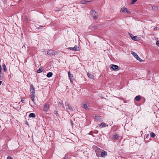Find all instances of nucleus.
<instances>
[{"label":"nucleus","mask_w":159,"mask_h":159,"mask_svg":"<svg viewBox=\"0 0 159 159\" xmlns=\"http://www.w3.org/2000/svg\"><path fill=\"white\" fill-rule=\"evenodd\" d=\"M152 9L154 10H156L158 9V7L157 6H153L152 7Z\"/></svg>","instance_id":"nucleus-25"},{"label":"nucleus","mask_w":159,"mask_h":159,"mask_svg":"<svg viewBox=\"0 0 159 159\" xmlns=\"http://www.w3.org/2000/svg\"><path fill=\"white\" fill-rule=\"evenodd\" d=\"M102 150L99 148H97L95 151L96 155L98 157H100V154Z\"/></svg>","instance_id":"nucleus-4"},{"label":"nucleus","mask_w":159,"mask_h":159,"mask_svg":"<svg viewBox=\"0 0 159 159\" xmlns=\"http://www.w3.org/2000/svg\"><path fill=\"white\" fill-rule=\"evenodd\" d=\"M43 26H39V27L38 28H39V29H42V28H43Z\"/></svg>","instance_id":"nucleus-31"},{"label":"nucleus","mask_w":159,"mask_h":159,"mask_svg":"<svg viewBox=\"0 0 159 159\" xmlns=\"http://www.w3.org/2000/svg\"><path fill=\"white\" fill-rule=\"evenodd\" d=\"M68 75L70 77V80L71 81H72L73 80V75H72L71 74L70 72H69L68 73Z\"/></svg>","instance_id":"nucleus-17"},{"label":"nucleus","mask_w":159,"mask_h":159,"mask_svg":"<svg viewBox=\"0 0 159 159\" xmlns=\"http://www.w3.org/2000/svg\"><path fill=\"white\" fill-rule=\"evenodd\" d=\"M52 73L51 72H48L47 75V76L48 77H50L52 75Z\"/></svg>","instance_id":"nucleus-20"},{"label":"nucleus","mask_w":159,"mask_h":159,"mask_svg":"<svg viewBox=\"0 0 159 159\" xmlns=\"http://www.w3.org/2000/svg\"><path fill=\"white\" fill-rule=\"evenodd\" d=\"M106 126H108V125H106V124L104 123H102L98 125L97 127H98L99 128H102Z\"/></svg>","instance_id":"nucleus-9"},{"label":"nucleus","mask_w":159,"mask_h":159,"mask_svg":"<svg viewBox=\"0 0 159 159\" xmlns=\"http://www.w3.org/2000/svg\"><path fill=\"white\" fill-rule=\"evenodd\" d=\"M89 105V104L88 103H84L82 105V107L84 108V109L87 110L88 109V106Z\"/></svg>","instance_id":"nucleus-13"},{"label":"nucleus","mask_w":159,"mask_h":159,"mask_svg":"<svg viewBox=\"0 0 159 159\" xmlns=\"http://www.w3.org/2000/svg\"><path fill=\"white\" fill-rule=\"evenodd\" d=\"M2 66L4 71L6 72L7 70V69L5 65L4 64H3L2 65Z\"/></svg>","instance_id":"nucleus-21"},{"label":"nucleus","mask_w":159,"mask_h":159,"mask_svg":"<svg viewBox=\"0 0 159 159\" xmlns=\"http://www.w3.org/2000/svg\"><path fill=\"white\" fill-rule=\"evenodd\" d=\"M131 53L140 62H142L143 61V60L139 57L138 55L135 52L131 51Z\"/></svg>","instance_id":"nucleus-2"},{"label":"nucleus","mask_w":159,"mask_h":159,"mask_svg":"<svg viewBox=\"0 0 159 159\" xmlns=\"http://www.w3.org/2000/svg\"><path fill=\"white\" fill-rule=\"evenodd\" d=\"M54 114H56L57 113V111H54Z\"/></svg>","instance_id":"nucleus-33"},{"label":"nucleus","mask_w":159,"mask_h":159,"mask_svg":"<svg viewBox=\"0 0 159 159\" xmlns=\"http://www.w3.org/2000/svg\"><path fill=\"white\" fill-rule=\"evenodd\" d=\"M2 83V81H0V85H1Z\"/></svg>","instance_id":"nucleus-38"},{"label":"nucleus","mask_w":159,"mask_h":159,"mask_svg":"<svg viewBox=\"0 0 159 159\" xmlns=\"http://www.w3.org/2000/svg\"><path fill=\"white\" fill-rule=\"evenodd\" d=\"M49 104H45L43 107V110L44 111L47 112L49 108Z\"/></svg>","instance_id":"nucleus-8"},{"label":"nucleus","mask_w":159,"mask_h":159,"mask_svg":"<svg viewBox=\"0 0 159 159\" xmlns=\"http://www.w3.org/2000/svg\"><path fill=\"white\" fill-rule=\"evenodd\" d=\"M21 101L23 103H24V101H25L24 100H23L22 99L21 100Z\"/></svg>","instance_id":"nucleus-34"},{"label":"nucleus","mask_w":159,"mask_h":159,"mask_svg":"<svg viewBox=\"0 0 159 159\" xmlns=\"http://www.w3.org/2000/svg\"><path fill=\"white\" fill-rule=\"evenodd\" d=\"M7 159H13V158L10 156L7 157Z\"/></svg>","instance_id":"nucleus-30"},{"label":"nucleus","mask_w":159,"mask_h":159,"mask_svg":"<svg viewBox=\"0 0 159 159\" xmlns=\"http://www.w3.org/2000/svg\"><path fill=\"white\" fill-rule=\"evenodd\" d=\"M137 0H132L131 1V4H133Z\"/></svg>","instance_id":"nucleus-28"},{"label":"nucleus","mask_w":159,"mask_h":159,"mask_svg":"<svg viewBox=\"0 0 159 159\" xmlns=\"http://www.w3.org/2000/svg\"><path fill=\"white\" fill-rule=\"evenodd\" d=\"M47 54L49 55H54L55 53L53 50L50 49L48 51Z\"/></svg>","instance_id":"nucleus-11"},{"label":"nucleus","mask_w":159,"mask_h":159,"mask_svg":"<svg viewBox=\"0 0 159 159\" xmlns=\"http://www.w3.org/2000/svg\"><path fill=\"white\" fill-rule=\"evenodd\" d=\"M43 70V69L42 68H40L38 70H37V72L38 73H40L42 72Z\"/></svg>","instance_id":"nucleus-26"},{"label":"nucleus","mask_w":159,"mask_h":159,"mask_svg":"<svg viewBox=\"0 0 159 159\" xmlns=\"http://www.w3.org/2000/svg\"><path fill=\"white\" fill-rule=\"evenodd\" d=\"M95 121H102L103 120L101 117L98 116H96V115L95 116Z\"/></svg>","instance_id":"nucleus-10"},{"label":"nucleus","mask_w":159,"mask_h":159,"mask_svg":"<svg viewBox=\"0 0 159 159\" xmlns=\"http://www.w3.org/2000/svg\"><path fill=\"white\" fill-rule=\"evenodd\" d=\"M157 27H155V28H154V30H157Z\"/></svg>","instance_id":"nucleus-35"},{"label":"nucleus","mask_w":159,"mask_h":159,"mask_svg":"<svg viewBox=\"0 0 159 159\" xmlns=\"http://www.w3.org/2000/svg\"><path fill=\"white\" fill-rule=\"evenodd\" d=\"M95 28H98L97 26H95Z\"/></svg>","instance_id":"nucleus-39"},{"label":"nucleus","mask_w":159,"mask_h":159,"mask_svg":"<svg viewBox=\"0 0 159 159\" xmlns=\"http://www.w3.org/2000/svg\"><path fill=\"white\" fill-rule=\"evenodd\" d=\"M140 99L141 98L140 96H136L135 98V99L137 101H139Z\"/></svg>","instance_id":"nucleus-22"},{"label":"nucleus","mask_w":159,"mask_h":159,"mask_svg":"<svg viewBox=\"0 0 159 159\" xmlns=\"http://www.w3.org/2000/svg\"><path fill=\"white\" fill-rule=\"evenodd\" d=\"M66 107L67 109H68L69 110L72 111V108L71 106L69 104L66 105Z\"/></svg>","instance_id":"nucleus-16"},{"label":"nucleus","mask_w":159,"mask_h":159,"mask_svg":"<svg viewBox=\"0 0 159 159\" xmlns=\"http://www.w3.org/2000/svg\"><path fill=\"white\" fill-rule=\"evenodd\" d=\"M150 136L151 137L153 138L155 136V134L152 132H151L150 134Z\"/></svg>","instance_id":"nucleus-24"},{"label":"nucleus","mask_w":159,"mask_h":159,"mask_svg":"<svg viewBox=\"0 0 159 159\" xmlns=\"http://www.w3.org/2000/svg\"><path fill=\"white\" fill-rule=\"evenodd\" d=\"M156 45L158 47H159V40H158L156 42Z\"/></svg>","instance_id":"nucleus-29"},{"label":"nucleus","mask_w":159,"mask_h":159,"mask_svg":"<svg viewBox=\"0 0 159 159\" xmlns=\"http://www.w3.org/2000/svg\"><path fill=\"white\" fill-rule=\"evenodd\" d=\"M107 152L104 151H102L101 154H100V157H104L105 156H107Z\"/></svg>","instance_id":"nucleus-12"},{"label":"nucleus","mask_w":159,"mask_h":159,"mask_svg":"<svg viewBox=\"0 0 159 159\" xmlns=\"http://www.w3.org/2000/svg\"><path fill=\"white\" fill-rule=\"evenodd\" d=\"M118 137H119L118 135L117 134L114 135H113V139H117V138Z\"/></svg>","instance_id":"nucleus-23"},{"label":"nucleus","mask_w":159,"mask_h":159,"mask_svg":"<svg viewBox=\"0 0 159 159\" xmlns=\"http://www.w3.org/2000/svg\"><path fill=\"white\" fill-rule=\"evenodd\" d=\"M71 124L73 125V122L71 120Z\"/></svg>","instance_id":"nucleus-36"},{"label":"nucleus","mask_w":159,"mask_h":159,"mask_svg":"<svg viewBox=\"0 0 159 159\" xmlns=\"http://www.w3.org/2000/svg\"><path fill=\"white\" fill-rule=\"evenodd\" d=\"M87 75L88 77L91 79H93L94 78V76L92 74L87 73Z\"/></svg>","instance_id":"nucleus-15"},{"label":"nucleus","mask_w":159,"mask_h":159,"mask_svg":"<svg viewBox=\"0 0 159 159\" xmlns=\"http://www.w3.org/2000/svg\"><path fill=\"white\" fill-rule=\"evenodd\" d=\"M30 93L31 95H30L32 100L34 102V98L35 89L32 84L30 85Z\"/></svg>","instance_id":"nucleus-1"},{"label":"nucleus","mask_w":159,"mask_h":159,"mask_svg":"<svg viewBox=\"0 0 159 159\" xmlns=\"http://www.w3.org/2000/svg\"><path fill=\"white\" fill-rule=\"evenodd\" d=\"M63 159H67V158L66 157H64Z\"/></svg>","instance_id":"nucleus-37"},{"label":"nucleus","mask_w":159,"mask_h":159,"mask_svg":"<svg viewBox=\"0 0 159 159\" xmlns=\"http://www.w3.org/2000/svg\"><path fill=\"white\" fill-rule=\"evenodd\" d=\"M89 2L90 1H86V0L81 1L80 2V3L81 4H85Z\"/></svg>","instance_id":"nucleus-18"},{"label":"nucleus","mask_w":159,"mask_h":159,"mask_svg":"<svg viewBox=\"0 0 159 159\" xmlns=\"http://www.w3.org/2000/svg\"><path fill=\"white\" fill-rule=\"evenodd\" d=\"M3 77L2 72H0V80H2Z\"/></svg>","instance_id":"nucleus-27"},{"label":"nucleus","mask_w":159,"mask_h":159,"mask_svg":"<svg viewBox=\"0 0 159 159\" xmlns=\"http://www.w3.org/2000/svg\"><path fill=\"white\" fill-rule=\"evenodd\" d=\"M2 67L0 65V72H2Z\"/></svg>","instance_id":"nucleus-32"},{"label":"nucleus","mask_w":159,"mask_h":159,"mask_svg":"<svg viewBox=\"0 0 159 159\" xmlns=\"http://www.w3.org/2000/svg\"><path fill=\"white\" fill-rule=\"evenodd\" d=\"M35 115L33 113H32L29 114V117H30L34 118L35 117Z\"/></svg>","instance_id":"nucleus-19"},{"label":"nucleus","mask_w":159,"mask_h":159,"mask_svg":"<svg viewBox=\"0 0 159 159\" xmlns=\"http://www.w3.org/2000/svg\"><path fill=\"white\" fill-rule=\"evenodd\" d=\"M130 37L133 40L135 41H138L140 39L139 37L136 36H134L131 34H130Z\"/></svg>","instance_id":"nucleus-6"},{"label":"nucleus","mask_w":159,"mask_h":159,"mask_svg":"<svg viewBox=\"0 0 159 159\" xmlns=\"http://www.w3.org/2000/svg\"><path fill=\"white\" fill-rule=\"evenodd\" d=\"M121 11H122V12L124 13H130L131 12L127 10L126 8L125 7L122 8H121Z\"/></svg>","instance_id":"nucleus-7"},{"label":"nucleus","mask_w":159,"mask_h":159,"mask_svg":"<svg viewBox=\"0 0 159 159\" xmlns=\"http://www.w3.org/2000/svg\"><path fill=\"white\" fill-rule=\"evenodd\" d=\"M68 49L73 51H79L80 50L79 47L75 45L74 47H69Z\"/></svg>","instance_id":"nucleus-5"},{"label":"nucleus","mask_w":159,"mask_h":159,"mask_svg":"<svg viewBox=\"0 0 159 159\" xmlns=\"http://www.w3.org/2000/svg\"><path fill=\"white\" fill-rule=\"evenodd\" d=\"M91 16L94 19L97 18V13L95 11L92 10L91 11Z\"/></svg>","instance_id":"nucleus-3"},{"label":"nucleus","mask_w":159,"mask_h":159,"mask_svg":"<svg viewBox=\"0 0 159 159\" xmlns=\"http://www.w3.org/2000/svg\"><path fill=\"white\" fill-rule=\"evenodd\" d=\"M111 68L113 70H116L118 68V66L116 65H112L111 66Z\"/></svg>","instance_id":"nucleus-14"}]
</instances>
